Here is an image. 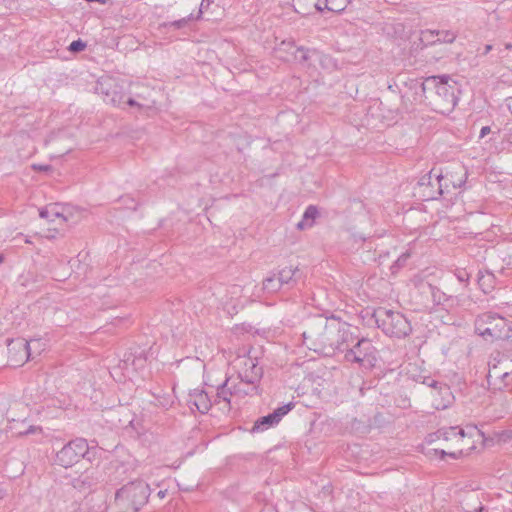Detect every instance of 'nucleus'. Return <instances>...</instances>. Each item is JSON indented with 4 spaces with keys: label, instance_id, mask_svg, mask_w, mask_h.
<instances>
[{
    "label": "nucleus",
    "instance_id": "2",
    "mask_svg": "<svg viewBox=\"0 0 512 512\" xmlns=\"http://www.w3.org/2000/svg\"><path fill=\"white\" fill-rule=\"evenodd\" d=\"M426 86V107L443 115L455 109L461 93L458 82L449 75H434L426 77Z\"/></svg>",
    "mask_w": 512,
    "mask_h": 512
},
{
    "label": "nucleus",
    "instance_id": "6",
    "mask_svg": "<svg viewBox=\"0 0 512 512\" xmlns=\"http://www.w3.org/2000/svg\"><path fill=\"white\" fill-rule=\"evenodd\" d=\"M150 496V487L143 480H134L122 486L115 493L116 501L127 502L134 512L144 506Z\"/></svg>",
    "mask_w": 512,
    "mask_h": 512
},
{
    "label": "nucleus",
    "instance_id": "35",
    "mask_svg": "<svg viewBox=\"0 0 512 512\" xmlns=\"http://www.w3.org/2000/svg\"><path fill=\"white\" fill-rule=\"evenodd\" d=\"M511 49H512V43H506L503 45V47L497 46L496 47V51H497L496 57L498 59L506 58L508 56V51H510Z\"/></svg>",
    "mask_w": 512,
    "mask_h": 512
},
{
    "label": "nucleus",
    "instance_id": "28",
    "mask_svg": "<svg viewBox=\"0 0 512 512\" xmlns=\"http://www.w3.org/2000/svg\"><path fill=\"white\" fill-rule=\"evenodd\" d=\"M410 254L408 252H403L398 258L393 262L390 266V272L392 275H396L398 271L406 265V262Z\"/></svg>",
    "mask_w": 512,
    "mask_h": 512
},
{
    "label": "nucleus",
    "instance_id": "51",
    "mask_svg": "<svg viewBox=\"0 0 512 512\" xmlns=\"http://www.w3.org/2000/svg\"><path fill=\"white\" fill-rule=\"evenodd\" d=\"M315 8L317 11H320V12L323 11V9H324L319 3H315Z\"/></svg>",
    "mask_w": 512,
    "mask_h": 512
},
{
    "label": "nucleus",
    "instance_id": "18",
    "mask_svg": "<svg viewBox=\"0 0 512 512\" xmlns=\"http://www.w3.org/2000/svg\"><path fill=\"white\" fill-rule=\"evenodd\" d=\"M189 403L195 406L196 409L202 414L207 413L212 407V402L208 397V394L203 390H196L193 394H190Z\"/></svg>",
    "mask_w": 512,
    "mask_h": 512
},
{
    "label": "nucleus",
    "instance_id": "24",
    "mask_svg": "<svg viewBox=\"0 0 512 512\" xmlns=\"http://www.w3.org/2000/svg\"><path fill=\"white\" fill-rule=\"evenodd\" d=\"M251 362V371H245L244 374H240V378L243 382L248 384H254L257 382L262 376V368L257 367L252 361Z\"/></svg>",
    "mask_w": 512,
    "mask_h": 512
},
{
    "label": "nucleus",
    "instance_id": "23",
    "mask_svg": "<svg viewBox=\"0 0 512 512\" xmlns=\"http://www.w3.org/2000/svg\"><path fill=\"white\" fill-rule=\"evenodd\" d=\"M262 289L264 292L266 293H269V294H273V293H276L278 291H280L281 289H283V286L280 284L278 278L276 277V274H272L268 277H266L264 280H263V283H262Z\"/></svg>",
    "mask_w": 512,
    "mask_h": 512
},
{
    "label": "nucleus",
    "instance_id": "9",
    "mask_svg": "<svg viewBox=\"0 0 512 512\" xmlns=\"http://www.w3.org/2000/svg\"><path fill=\"white\" fill-rule=\"evenodd\" d=\"M10 365L20 366L32 357V346L25 338L7 339Z\"/></svg>",
    "mask_w": 512,
    "mask_h": 512
},
{
    "label": "nucleus",
    "instance_id": "41",
    "mask_svg": "<svg viewBox=\"0 0 512 512\" xmlns=\"http://www.w3.org/2000/svg\"><path fill=\"white\" fill-rule=\"evenodd\" d=\"M123 202L125 203L126 207L129 209H136V204L133 198H130L128 196L122 197Z\"/></svg>",
    "mask_w": 512,
    "mask_h": 512
},
{
    "label": "nucleus",
    "instance_id": "16",
    "mask_svg": "<svg viewBox=\"0 0 512 512\" xmlns=\"http://www.w3.org/2000/svg\"><path fill=\"white\" fill-rule=\"evenodd\" d=\"M386 34L395 41H398L397 44L400 46L402 42H405L407 39H409L411 34V27H407L402 22L393 21L389 24L386 23Z\"/></svg>",
    "mask_w": 512,
    "mask_h": 512
},
{
    "label": "nucleus",
    "instance_id": "53",
    "mask_svg": "<svg viewBox=\"0 0 512 512\" xmlns=\"http://www.w3.org/2000/svg\"><path fill=\"white\" fill-rule=\"evenodd\" d=\"M356 355H361L364 358V356L362 355V352L360 351V348L356 349Z\"/></svg>",
    "mask_w": 512,
    "mask_h": 512
},
{
    "label": "nucleus",
    "instance_id": "11",
    "mask_svg": "<svg viewBox=\"0 0 512 512\" xmlns=\"http://www.w3.org/2000/svg\"><path fill=\"white\" fill-rule=\"evenodd\" d=\"M390 323L389 332L386 329V335L391 337H405L411 332L410 322L401 313H394L386 310V323Z\"/></svg>",
    "mask_w": 512,
    "mask_h": 512
},
{
    "label": "nucleus",
    "instance_id": "27",
    "mask_svg": "<svg viewBox=\"0 0 512 512\" xmlns=\"http://www.w3.org/2000/svg\"><path fill=\"white\" fill-rule=\"evenodd\" d=\"M125 95L117 91L116 88L106 92V101L114 106H121L124 104Z\"/></svg>",
    "mask_w": 512,
    "mask_h": 512
},
{
    "label": "nucleus",
    "instance_id": "50",
    "mask_svg": "<svg viewBox=\"0 0 512 512\" xmlns=\"http://www.w3.org/2000/svg\"><path fill=\"white\" fill-rule=\"evenodd\" d=\"M387 89L395 96L396 95V91L394 90L393 88V85H388Z\"/></svg>",
    "mask_w": 512,
    "mask_h": 512
},
{
    "label": "nucleus",
    "instance_id": "17",
    "mask_svg": "<svg viewBox=\"0 0 512 512\" xmlns=\"http://www.w3.org/2000/svg\"><path fill=\"white\" fill-rule=\"evenodd\" d=\"M465 436L466 432L463 428L451 426L447 428H441L437 430L435 433L430 434L428 436V442H433L435 439H443L445 441H449L452 440L453 438H464Z\"/></svg>",
    "mask_w": 512,
    "mask_h": 512
},
{
    "label": "nucleus",
    "instance_id": "22",
    "mask_svg": "<svg viewBox=\"0 0 512 512\" xmlns=\"http://www.w3.org/2000/svg\"><path fill=\"white\" fill-rule=\"evenodd\" d=\"M318 216V209L310 205L306 208L302 220L297 224V228L303 230L313 226L314 220Z\"/></svg>",
    "mask_w": 512,
    "mask_h": 512
},
{
    "label": "nucleus",
    "instance_id": "4",
    "mask_svg": "<svg viewBox=\"0 0 512 512\" xmlns=\"http://www.w3.org/2000/svg\"><path fill=\"white\" fill-rule=\"evenodd\" d=\"M411 282L414 287V297L424 308L432 309L437 305L445 306L451 300L448 295L421 276H414Z\"/></svg>",
    "mask_w": 512,
    "mask_h": 512
},
{
    "label": "nucleus",
    "instance_id": "5",
    "mask_svg": "<svg viewBox=\"0 0 512 512\" xmlns=\"http://www.w3.org/2000/svg\"><path fill=\"white\" fill-rule=\"evenodd\" d=\"M92 449L94 446H90L85 438L77 437L56 453L55 463L64 468L72 467L83 458L90 460L89 454Z\"/></svg>",
    "mask_w": 512,
    "mask_h": 512
},
{
    "label": "nucleus",
    "instance_id": "46",
    "mask_svg": "<svg viewBox=\"0 0 512 512\" xmlns=\"http://www.w3.org/2000/svg\"><path fill=\"white\" fill-rule=\"evenodd\" d=\"M493 50H496V47L494 45L487 44L484 47L483 55H487L489 52H491Z\"/></svg>",
    "mask_w": 512,
    "mask_h": 512
},
{
    "label": "nucleus",
    "instance_id": "21",
    "mask_svg": "<svg viewBox=\"0 0 512 512\" xmlns=\"http://www.w3.org/2000/svg\"><path fill=\"white\" fill-rule=\"evenodd\" d=\"M94 483L95 481L91 473L88 470H86L85 472L80 474L79 477L73 479L72 486L80 491H85L87 489H90L94 485Z\"/></svg>",
    "mask_w": 512,
    "mask_h": 512
},
{
    "label": "nucleus",
    "instance_id": "40",
    "mask_svg": "<svg viewBox=\"0 0 512 512\" xmlns=\"http://www.w3.org/2000/svg\"><path fill=\"white\" fill-rule=\"evenodd\" d=\"M333 1L334 0H325V8L334 12H340L344 10L345 6H333Z\"/></svg>",
    "mask_w": 512,
    "mask_h": 512
},
{
    "label": "nucleus",
    "instance_id": "48",
    "mask_svg": "<svg viewBox=\"0 0 512 512\" xmlns=\"http://www.w3.org/2000/svg\"><path fill=\"white\" fill-rule=\"evenodd\" d=\"M428 386L433 387V388H437L438 386L441 387V383H439L438 381L432 379L428 383Z\"/></svg>",
    "mask_w": 512,
    "mask_h": 512
},
{
    "label": "nucleus",
    "instance_id": "52",
    "mask_svg": "<svg viewBox=\"0 0 512 512\" xmlns=\"http://www.w3.org/2000/svg\"><path fill=\"white\" fill-rule=\"evenodd\" d=\"M485 511V507L483 505H480L478 508L475 509V512H483Z\"/></svg>",
    "mask_w": 512,
    "mask_h": 512
},
{
    "label": "nucleus",
    "instance_id": "30",
    "mask_svg": "<svg viewBox=\"0 0 512 512\" xmlns=\"http://www.w3.org/2000/svg\"><path fill=\"white\" fill-rule=\"evenodd\" d=\"M420 41L425 45H434L438 43L436 30H424L421 31Z\"/></svg>",
    "mask_w": 512,
    "mask_h": 512
},
{
    "label": "nucleus",
    "instance_id": "25",
    "mask_svg": "<svg viewBox=\"0 0 512 512\" xmlns=\"http://www.w3.org/2000/svg\"><path fill=\"white\" fill-rule=\"evenodd\" d=\"M363 344H368V341L365 339L357 340L353 347L347 348L344 351L346 360L356 363L363 362V357L361 355H356V349L360 348Z\"/></svg>",
    "mask_w": 512,
    "mask_h": 512
},
{
    "label": "nucleus",
    "instance_id": "31",
    "mask_svg": "<svg viewBox=\"0 0 512 512\" xmlns=\"http://www.w3.org/2000/svg\"><path fill=\"white\" fill-rule=\"evenodd\" d=\"M155 401L154 404L158 407L167 409L173 404L172 397L170 395H155L153 394Z\"/></svg>",
    "mask_w": 512,
    "mask_h": 512
},
{
    "label": "nucleus",
    "instance_id": "7",
    "mask_svg": "<svg viewBox=\"0 0 512 512\" xmlns=\"http://www.w3.org/2000/svg\"><path fill=\"white\" fill-rule=\"evenodd\" d=\"M398 80L402 84V88L399 90L401 94L402 105L405 110H409L414 105H426V98H424V96L427 95L426 78L423 80H401L398 78Z\"/></svg>",
    "mask_w": 512,
    "mask_h": 512
},
{
    "label": "nucleus",
    "instance_id": "38",
    "mask_svg": "<svg viewBox=\"0 0 512 512\" xmlns=\"http://www.w3.org/2000/svg\"><path fill=\"white\" fill-rule=\"evenodd\" d=\"M388 113H389V115L386 114V116H385L386 122H388L387 125L395 124L397 122V120L395 118L398 114V109L397 110L389 109Z\"/></svg>",
    "mask_w": 512,
    "mask_h": 512
},
{
    "label": "nucleus",
    "instance_id": "43",
    "mask_svg": "<svg viewBox=\"0 0 512 512\" xmlns=\"http://www.w3.org/2000/svg\"><path fill=\"white\" fill-rule=\"evenodd\" d=\"M32 168H33L34 170H38V171H45V172H47V171H50V170H51V166H50V165H37V164H34V165L32 166Z\"/></svg>",
    "mask_w": 512,
    "mask_h": 512
},
{
    "label": "nucleus",
    "instance_id": "14",
    "mask_svg": "<svg viewBox=\"0 0 512 512\" xmlns=\"http://www.w3.org/2000/svg\"><path fill=\"white\" fill-rule=\"evenodd\" d=\"M275 274L280 284L286 289L295 287L302 279V273L298 267H284Z\"/></svg>",
    "mask_w": 512,
    "mask_h": 512
},
{
    "label": "nucleus",
    "instance_id": "12",
    "mask_svg": "<svg viewBox=\"0 0 512 512\" xmlns=\"http://www.w3.org/2000/svg\"><path fill=\"white\" fill-rule=\"evenodd\" d=\"M357 340L359 339L353 335L348 323L342 321L336 323L335 351L344 352L347 348L353 347Z\"/></svg>",
    "mask_w": 512,
    "mask_h": 512
},
{
    "label": "nucleus",
    "instance_id": "20",
    "mask_svg": "<svg viewBox=\"0 0 512 512\" xmlns=\"http://www.w3.org/2000/svg\"><path fill=\"white\" fill-rule=\"evenodd\" d=\"M234 393V388L229 386V379H226L221 385L218 386L214 402L219 404L221 401H223L229 408L231 397Z\"/></svg>",
    "mask_w": 512,
    "mask_h": 512
},
{
    "label": "nucleus",
    "instance_id": "1",
    "mask_svg": "<svg viewBox=\"0 0 512 512\" xmlns=\"http://www.w3.org/2000/svg\"><path fill=\"white\" fill-rule=\"evenodd\" d=\"M339 322L335 317L327 318L320 314L308 317L302 332L303 344L319 354L334 355L336 323Z\"/></svg>",
    "mask_w": 512,
    "mask_h": 512
},
{
    "label": "nucleus",
    "instance_id": "19",
    "mask_svg": "<svg viewBox=\"0 0 512 512\" xmlns=\"http://www.w3.org/2000/svg\"><path fill=\"white\" fill-rule=\"evenodd\" d=\"M477 282H478L480 289L485 294H488V293L492 292L496 286V277L489 270H485V271L479 270Z\"/></svg>",
    "mask_w": 512,
    "mask_h": 512
},
{
    "label": "nucleus",
    "instance_id": "49",
    "mask_svg": "<svg viewBox=\"0 0 512 512\" xmlns=\"http://www.w3.org/2000/svg\"><path fill=\"white\" fill-rule=\"evenodd\" d=\"M377 312H378V311H374V313H373V315H372V316H373V318H375V323H376V324L378 325V327L380 328V327H381V325L379 324V320H378V318H376V314H377Z\"/></svg>",
    "mask_w": 512,
    "mask_h": 512
},
{
    "label": "nucleus",
    "instance_id": "15",
    "mask_svg": "<svg viewBox=\"0 0 512 512\" xmlns=\"http://www.w3.org/2000/svg\"><path fill=\"white\" fill-rule=\"evenodd\" d=\"M282 46H287L288 50L291 51V54L294 57V60L301 64L302 66L309 67L311 65L310 61L314 55H317L318 52L315 49H307L304 47H295L293 42H285L283 41Z\"/></svg>",
    "mask_w": 512,
    "mask_h": 512
},
{
    "label": "nucleus",
    "instance_id": "55",
    "mask_svg": "<svg viewBox=\"0 0 512 512\" xmlns=\"http://www.w3.org/2000/svg\"><path fill=\"white\" fill-rule=\"evenodd\" d=\"M158 495H159V496H161V497H163V496H164V492L160 491V492L158 493Z\"/></svg>",
    "mask_w": 512,
    "mask_h": 512
},
{
    "label": "nucleus",
    "instance_id": "34",
    "mask_svg": "<svg viewBox=\"0 0 512 512\" xmlns=\"http://www.w3.org/2000/svg\"><path fill=\"white\" fill-rule=\"evenodd\" d=\"M434 454L437 455L440 459H444L446 456H450L453 459H457L462 454V451L458 452H446L443 449H434Z\"/></svg>",
    "mask_w": 512,
    "mask_h": 512
},
{
    "label": "nucleus",
    "instance_id": "29",
    "mask_svg": "<svg viewBox=\"0 0 512 512\" xmlns=\"http://www.w3.org/2000/svg\"><path fill=\"white\" fill-rule=\"evenodd\" d=\"M438 43H453L457 37L451 30H436Z\"/></svg>",
    "mask_w": 512,
    "mask_h": 512
},
{
    "label": "nucleus",
    "instance_id": "8",
    "mask_svg": "<svg viewBox=\"0 0 512 512\" xmlns=\"http://www.w3.org/2000/svg\"><path fill=\"white\" fill-rule=\"evenodd\" d=\"M434 171L435 169H432L421 176L414 188L415 195L417 194L423 201L436 200L443 194V175L442 173L434 174L435 181L433 182Z\"/></svg>",
    "mask_w": 512,
    "mask_h": 512
},
{
    "label": "nucleus",
    "instance_id": "39",
    "mask_svg": "<svg viewBox=\"0 0 512 512\" xmlns=\"http://www.w3.org/2000/svg\"><path fill=\"white\" fill-rule=\"evenodd\" d=\"M455 275L460 282H468L470 278V274L465 269L457 270Z\"/></svg>",
    "mask_w": 512,
    "mask_h": 512
},
{
    "label": "nucleus",
    "instance_id": "42",
    "mask_svg": "<svg viewBox=\"0 0 512 512\" xmlns=\"http://www.w3.org/2000/svg\"><path fill=\"white\" fill-rule=\"evenodd\" d=\"M211 4V1L210 0H202L201 4H200V9H199V13L197 15V17L195 19H198L201 17V14L203 13V10L204 9H207L209 7V5Z\"/></svg>",
    "mask_w": 512,
    "mask_h": 512
},
{
    "label": "nucleus",
    "instance_id": "54",
    "mask_svg": "<svg viewBox=\"0 0 512 512\" xmlns=\"http://www.w3.org/2000/svg\"><path fill=\"white\" fill-rule=\"evenodd\" d=\"M4 257L0 254V264L3 263Z\"/></svg>",
    "mask_w": 512,
    "mask_h": 512
},
{
    "label": "nucleus",
    "instance_id": "33",
    "mask_svg": "<svg viewBox=\"0 0 512 512\" xmlns=\"http://www.w3.org/2000/svg\"><path fill=\"white\" fill-rule=\"evenodd\" d=\"M28 342L32 346V358L34 357L33 354L40 355V353L45 349L46 346V342L40 338L31 339Z\"/></svg>",
    "mask_w": 512,
    "mask_h": 512
},
{
    "label": "nucleus",
    "instance_id": "47",
    "mask_svg": "<svg viewBox=\"0 0 512 512\" xmlns=\"http://www.w3.org/2000/svg\"><path fill=\"white\" fill-rule=\"evenodd\" d=\"M37 430H41V429L39 427L30 426L25 432H23V434H25V435L32 434ZM20 434H22V432Z\"/></svg>",
    "mask_w": 512,
    "mask_h": 512
},
{
    "label": "nucleus",
    "instance_id": "45",
    "mask_svg": "<svg viewBox=\"0 0 512 512\" xmlns=\"http://www.w3.org/2000/svg\"><path fill=\"white\" fill-rule=\"evenodd\" d=\"M491 132V128L489 126H484L480 130V138H484L487 134Z\"/></svg>",
    "mask_w": 512,
    "mask_h": 512
},
{
    "label": "nucleus",
    "instance_id": "13",
    "mask_svg": "<svg viewBox=\"0 0 512 512\" xmlns=\"http://www.w3.org/2000/svg\"><path fill=\"white\" fill-rule=\"evenodd\" d=\"M489 378L495 374L501 378L505 387L512 385V351L508 355H503L498 365L494 364L489 368Z\"/></svg>",
    "mask_w": 512,
    "mask_h": 512
},
{
    "label": "nucleus",
    "instance_id": "10",
    "mask_svg": "<svg viewBox=\"0 0 512 512\" xmlns=\"http://www.w3.org/2000/svg\"><path fill=\"white\" fill-rule=\"evenodd\" d=\"M294 407L293 402H289L275 409L272 413L258 418L251 428V433L264 432L267 429L277 425L281 419L288 414Z\"/></svg>",
    "mask_w": 512,
    "mask_h": 512
},
{
    "label": "nucleus",
    "instance_id": "32",
    "mask_svg": "<svg viewBox=\"0 0 512 512\" xmlns=\"http://www.w3.org/2000/svg\"><path fill=\"white\" fill-rule=\"evenodd\" d=\"M39 216L43 219H47L48 221H54V219L60 217L61 214L54 208L49 209L45 207L39 210Z\"/></svg>",
    "mask_w": 512,
    "mask_h": 512
},
{
    "label": "nucleus",
    "instance_id": "37",
    "mask_svg": "<svg viewBox=\"0 0 512 512\" xmlns=\"http://www.w3.org/2000/svg\"><path fill=\"white\" fill-rule=\"evenodd\" d=\"M464 430L466 432V436L467 435L468 436H473V433L476 432L478 435L483 437V439H485L484 433L481 430H479L476 425H473V424L467 425Z\"/></svg>",
    "mask_w": 512,
    "mask_h": 512
},
{
    "label": "nucleus",
    "instance_id": "44",
    "mask_svg": "<svg viewBox=\"0 0 512 512\" xmlns=\"http://www.w3.org/2000/svg\"><path fill=\"white\" fill-rule=\"evenodd\" d=\"M124 104H127L129 106H140L133 98L131 97H128L125 95V98H124Z\"/></svg>",
    "mask_w": 512,
    "mask_h": 512
},
{
    "label": "nucleus",
    "instance_id": "26",
    "mask_svg": "<svg viewBox=\"0 0 512 512\" xmlns=\"http://www.w3.org/2000/svg\"><path fill=\"white\" fill-rule=\"evenodd\" d=\"M194 19L195 17L191 13L187 17L181 18L179 20L164 22L160 26L163 28L182 29L185 28L188 25V23Z\"/></svg>",
    "mask_w": 512,
    "mask_h": 512
},
{
    "label": "nucleus",
    "instance_id": "3",
    "mask_svg": "<svg viewBox=\"0 0 512 512\" xmlns=\"http://www.w3.org/2000/svg\"><path fill=\"white\" fill-rule=\"evenodd\" d=\"M474 330L486 341L512 340V321L496 313L478 315L474 321Z\"/></svg>",
    "mask_w": 512,
    "mask_h": 512
},
{
    "label": "nucleus",
    "instance_id": "36",
    "mask_svg": "<svg viewBox=\"0 0 512 512\" xmlns=\"http://www.w3.org/2000/svg\"><path fill=\"white\" fill-rule=\"evenodd\" d=\"M85 47H86V43L83 42L81 39H78V40L71 42L68 49L71 52L78 53V52L83 51L85 49Z\"/></svg>",
    "mask_w": 512,
    "mask_h": 512
}]
</instances>
